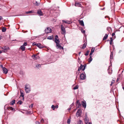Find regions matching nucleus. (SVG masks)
<instances>
[{
  "label": "nucleus",
  "mask_w": 124,
  "mask_h": 124,
  "mask_svg": "<svg viewBox=\"0 0 124 124\" xmlns=\"http://www.w3.org/2000/svg\"><path fill=\"white\" fill-rule=\"evenodd\" d=\"M25 89L26 93H30L31 90L30 86V85L26 84L25 85Z\"/></svg>",
  "instance_id": "obj_1"
},
{
  "label": "nucleus",
  "mask_w": 124,
  "mask_h": 124,
  "mask_svg": "<svg viewBox=\"0 0 124 124\" xmlns=\"http://www.w3.org/2000/svg\"><path fill=\"white\" fill-rule=\"evenodd\" d=\"M85 69V65L84 64L83 65L81 64L80 66L79 67L78 69V71H79L80 70H84Z\"/></svg>",
  "instance_id": "obj_2"
},
{
  "label": "nucleus",
  "mask_w": 124,
  "mask_h": 124,
  "mask_svg": "<svg viewBox=\"0 0 124 124\" xmlns=\"http://www.w3.org/2000/svg\"><path fill=\"white\" fill-rule=\"evenodd\" d=\"M55 42L56 44H59L60 41L58 39V37L57 35H56L55 37Z\"/></svg>",
  "instance_id": "obj_3"
},
{
  "label": "nucleus",
  "mask_w": 124,
  "mask_h": 124,
  "mask_svg": "<svg viewBox=\"0 0 124 124\" xmlns=\"http://www.w3.org/2000/svg\"><path fill=\"white\" fill-rule=\"evenodd\" d=\"M81 110L80 109H79L78 110L76 114V116L77 117H78L80 116L81 114Z\"/></svg>",
  "instance_id": "obj_4"
},
{
  "label": "nucleus",
  "mask_w": 124,
  "mask_h": 124,
  "mask_svg": "<svg viewBox=\"0 0 124 124\" xmlns=\"http://www.w3.org/2000/svg\"><path fill=\"white\" fill-rule=\"evenodd\" d=\"M61 31L62 32V34H65V33L66 31L65 29L62 25H61Z\"/></svg>",
  "instance_id": "obj_5"
},
{
  "label": "nucleus",
  "mask_w": 124,
  "mask_h": 124,
  "mask_svg": "<svg viewBox=\"0 0 124 124\" xmlns=\"http://www.w3.org/2000/svg\"><path fill=\"white\" fill-rule=\"evenodd\" d=\"M76 106L77 108H80L81 106V104L79 102V100H77L76 102Z\"/></svg>",
  "instance_id": "obj_6"
},
{
  "label": "nucleus",
  "mask_w": 124,
  "mask_h": 124,
  "mask_svg": "<svg viewBox=\"0 0 124 124\" xmlns=\"http://www.w3.org/2000/svg\"><path fill=\"white\" fill-rule=\"evenodd\" d=\"M51 32V29L49 27L47 28L45 30V32L46 33H50Z\"/></svg>",
  "instance_id": "obj_7"
},
{
  "label": "nucleus",
  "mask_w": 124,
  "mask_h": 124,
  "mask_svg": "<svg viewBox=\"0 0 124 124\" xmlns=\"http://www.w3.org/2000/svg\"><path fill=\"white\" fill-rule=\"evenodd\" d=\"M80 77L81 80H84L85 78V76L84 74L82 73L81 74Z\"/></svg>",
  "instance_id": "obj_8"
},
{
  "label": "nucleus",
  "mask_w": 124,
  "mask_h": 124,
  "mask_svg": "<svg viewBox=\"0 0 124 124\" xmlns=\"http://www.w3.org/2000/svg\"><path fill=\"white\" fill-rule=\"evenodd\" d=\"M56 47L57 49H63V47L61 46L59 44H56Z\"/></svg>",
  "instance_id": "obj_9"
},
{
  "label": "nucleus",
  "mask_w": 124,
  "mask_h": 124,
  "mask_svg": "<svg viewBox=\"0 0 124 124\" xmlns=\"http://www.w3.org/2000/svg\"><path fill=\"white\" fill-rule=\"evenodd\" d=\"M9 47L6 46H4V49L2 50V51L3 52H6L7 51V50L9 49Z\"/></svg>",
  "instance_id": "obj_10"
},
{
  "label": "nucleus",
  "mask_w": 124,
  "mask_h": 124,
  "mask_svg": "<svg viewBox=\"0 0 124 124\" xmlns=\"http://www.w3.org/2000/svg\"><path fill=\"white\" fill-rule=\"evenodd\" d=\"M37 46L40 49L43 48L45 47L44 46L41 45V44L39 43H37Z\"/></svg>",
  "instance_id": "obj_11"
},
{
  "label": "nucleus",
  "mask_w": 124,
  "mask_h": 124,
  "mask_svg": "<svg viewBox=\"0 0 124 124\" xmlns=\"http://www.w3.org/2000/svg\"><path fill=\"white\" fill-rule=\"evenodd\" d=\"M3 73L5 74H6L7 73L8 70L5 67H4L2 69Z\"/></svg>",
  "instance_id": "obj_12"
},
{
  "label": "nucleus",
  "mask_w": 124,
  "mask_h": 124,
  "mask_svg": "<svg viewBox=\"0 0 124 124\" xmlns=\"http://www.w3.org/2000/svg\"><path fill=\"white\" fill-rule=\"evenodd\" d=\"M37 13L40 16H42L43 15L42 12L40 10H38Z\"/></svg>",
  "instance_id": "obj_13"
},
{
  "label": "nucleus",
  "mask_w": 124,
  "mask_h": 124,
  "mask_svg": "<svg viewBox=\"0 0 124 124\" xmlns=\"http://www.w3.org/2000/svg\"><path fill=\"white\" fill-rule=\"evenodd\" d=\"M86 121H87V122H86V124H92V123L91 122H88L89 121V120H87V117H86Z\"/></svg>",
  "instance_id": "obj_14"
},
{
  "label": "nucleus",
  "mask_w": 124,
  "mask_h": 124,
  "mask_svg": "<svg viewBox=\"0 0 124 124\" xmlns=\"http://www.w3.org/2000/svg\"><path fill=\"white\" fill-rule=\"evenodd\" d=\"M62 21L63 23H64L68 24H70L71 23V22L69 21H65L63 20Z\"/></svg>",
  "instance_id": "obj_15"
},
{
  "label": "nucleus",
  "mask_w": 124,
  "mask_h": 124,
  "mask_svg": "<svg viewBox=\"0 0 124 124\" xmlns=\"http://www.w3.org/2000/svg\"><path fill=\"white\" fill-rule=\"evenodd\" d=\"M75 5L76 6L81 7V5L80 3L77 2L75 3Z\"/></svg>",
  "instance_id": "obj_16"
},
{
  "label": "nucleus",
  "mask_w": 124,
  "mask_h": 124,
  "mask_svg": "<svg viewBox=\"0 0 124 124\" xmlns=\"http://www.w3.org/2000/svg\"><path fill=\"white\" fill-rule=\"evenodd\" d=\"M108 36V34H106L104 37L103 38V40H106Z\"/></svg>",
  "instance_id": "obj_17"
},
{
  "label": "nucleus",
  "mask_w": 124,
  "mask_h": 124,
  "mask_svg": "<svg viewBox=\"0 0 124 124\" xmlns=\"http://www.w3.org/2000/svg\"><path fill=\"white\" fill-rule=\"evenodd\" d=\"M81 104L85 108V103L84 101H82L81 102Z\"/></svg>",
  "instance_id": "obj_18"
},
{
  "label": "nucleus",
  "mask_w": 124,
  "mask_h": 124,
  "mask_svg": "<svg viewBox=\"0 0 124 124\" xmlns=\"http://www.w3.org/2000/svg\"><path fill=\"white\" fill-rule=\"evenodd\" d=\"M20 48L23 51H24L25 50V47L24 45L21 46L20 47Z\"/></svg>",
  "instance_id": "obj_19"
},
{
  "label": "nucleus",
  "mask_w": 124,
  "mask_h": 124,
  "mask_svg": "<svg viewBox=\"0 0 124 124\" xmlns=\"http://www.w3.org/2000/svg\"><path fill=\"white\" fill-rule=\"evenodd\" d=\"M80 24L82 26H84V24L83 21L82 20H80L79 21Z\"/></svg>",
  "instance_id": "obj_20"
},
{
  "label": "nucleus",
  "mask_w": 124,
  "mask_h": 124,
  "mask_svg": "<svg viewBox=\"0 0 124 124\" xmlns=\"http://www.w3.org/2000/svg\"><path fill=\"white\" fill-rule=\"evenodd\" d=\"M7 109L9 110H14V109L11 107H8L7 108Z\"/></svg>",
  "instance_id": "obj_21"
},
{
  "label": "nucleus",
  "mask_w": 124,
  "mask_h": 124,
  "mask_svg": "<svg viewBox=\"0 0 124 124\" xmlns=\"http://www.w3.org/2000/svg\"><path fill=\"white\" fill-rule=\"evenodd\" d=\"M15 102V100H14L12 101L10 103V105H12L14 104Z\"/></svg>",
  "instance_id": "obj_22"
},
{
  "label": "nucleus",
  "mask_w": 124,
  "mask_h": 124,
  "mask_svg": "<svg viewBox=\"0 0 124 124\" xmlns=\"http://www.w3.org/2000/svg\"><path fill=\"white\" fill-rule=\"evenodd\" d=\"M113 54L112 53H111V54L110 55V62L112 61V60L113 59Z\"/></svg>",
  "instance_id": "obj_23"
},
{
  "label": "nucleus",
  "mask_w": 124,
  "mask_h": 124,
  "mask_svg": "<svg viewBox=\"0 0 124 124\" xmlns=\"http://www.w3.org/2000/svg\"><path fill=\"white\" fill-rule=\"evenodd\" d=\"M93 59L92 57V56H90V57L88 59V61L89 62H90Z\"/></svg>",
  "instance_id": "obj_24"
},
{
  "label": "nucleus",
  "mask_w": 124,
  "mask_h": 124,
  "mask_svg": "<svg viewBox=\"0 0 124 124\" xmlns=\"http://www.w3.org/2000/svg\"><path fill=\"white\" fill-rule=\"evenodd\" d=\"M77 124H83V123L81 120H79L77 122Z\"/></svg>",
  "instance_id": "obj_25"
},
{
  "label": "nucleus",
  "mask_w": 124,
  "mask_h": 124,
  "mask_svg": "<svg viewBox=\"0 0 124 124\" xmlns=\"http://www.w3.org/2000/svg\"><path fill=\"white\" fill-rule=\"evenodd\" d=\"M107 29L108 32H110L112 28L110 27H108Z\"/></svg>",
  "instance_id": "obj_26"
},
{
  "label": "nucleus",
  "mask_w": 124,
  "mask_h": 124,
  "mask_svg": "<svg viewBox=\"0 0 124 124\" xmlns=\"http://www.w3.org/2000/svg\"><path fill=\"white\" fill-rule=\"evenodd\" d=\"M6 30V28L4 27H3L2 28V31L3 32H5Z\"/></svg>",
  "instance_id": "obj_27"
},
{
  "label": "nucleus",
  "mask_w": 124,
  "mask_h": 124,
  "mask_svg": "<svg viewBox=\"0 0 124 124\" xmlns=\"http://www.w3.org/2000/svg\"><path fill=\"white\" fill-rule=\"evenodd\" d=\"M53 38V37L52 36H49L47 38V39H52Z\"/></svg>",
  "instance_id": "obj_28"
},
{
  "label": "nucleus",
  "mask_w": 124,
  "mask_h": 124,
  "mask_svg": "<svg viewBox=\"0 0 124 124\" xmlns=\"http://www.w3.org/2000/svg\"><path fill=\"white\" fill-rule=\"evenodd\" d=\"M78 85H76V86H74V87L73 89L74 90H76V89H78Z\"/></svg>",
  "instance_id": "obj_29"
},
{
  "label": "nucleus",
  "mask_w": 124,
  "mask_h": 124,
  "mask_svg": "<svg viewBox=\"0 0 124 124\" xmlns=\"http://www.w3.org/2000/svg\"><path fill=\"white\" fill-rule=\"evenodd\" d=\"M81 31L82 33H83L84 34V37L85 36V34L84 33H85V31L84 30H83L82 29L81 30Z\"/></svg>",
  "instance_id": "obj_30"
},
{
  "label": "nucleus",
  "mask_w": 124,
  "mask_h": 124,
  "mask_svg": "<svg viewBox=\"0 0 124 124\" xmlns=\"http://www.w3.org/2000/svg\"><path fill=\"white\" fill-rule=\"evenodd\" d=\"M39 3H38L36 1L35 2V3H33L35 5L38 6L39 5Z\"/></svg>",
  "instance_id": "obj_31"
},
{
  "label": "nucleus",
  "mask_w": 124,
  "mask_h": 124,
  "mask_svg": "<svg viewBox=\"0 0 124 124\" xmlns=\"http://www.w3.org/2000/svg\"><path fill=\"white\" fill-rule=\"evenodd\" d=\"M33 11H30L28 12H26V13L27 14L31 13L33 12Z\"/></svg>",
  "instance_id": "obj_32"
},
{
  "label": "nucleus",
  "mask_w": 124,
  "mask_h": 124,
  "mask_svg": "<svg viewBox=\"0 0 124 124\" xmlns=\"http://www.w3.org/2000/svg\"><path fill=\"white\" fill-rule=\"evenodd\" d=\"M41 65L40 64H37L36 65V67L37 68L40 67H41Z\"/></svg>",
  "instance_id": "obj_33"
},
{
  "label": "nucleus",
  "mask_w": 124,
  "mask_h": 124,
  "mask_svg": "<svg viewBox=\"0 0 124 124\" xmlns=\"http://www.w3.org/2000/svg\"><path fill=\"white\" fill-rule=\"evenodd\" d=\"M85 43L83 44V46H82L81 47L82 49H84L85 47Z\"/></svg>",
  "instance_id": "obj_34"
},
{
  "label": "nucleus",
  "mask_w": 124,
  "mask_h": 124,
  "mask_svg": "<svg viewBox=\"0 0 124 124\" xmlns=\"http://www.w3.org/2000/svg\"><path fill=\"white\" fill-rule=\"evenodd\" d=\"M23 102L21 101H19L17 102L18 103L21 105L22 103Z\"/></svg>",
  "instance_id": "obj_35"
},
{
  "label": "nucleus",
  "mask_w": 124,
  "mask_h": 124,
  "mask_svg": "<svg viewBox=\"0 0 124 124\" xmlns=\"http://www.w3.org/2000/svg\"><path fill=\"white\" fill-rule=\"evenodd\" d=\"M37 55H32V57L34 59H36V56H37Z\"/></svg>",
  "instance_id": "obj_36"
},
{
  "label": "nucleus",
  "mask_w": 124,
  "mask_h": 124,
  "mask_svg": "<svg viewBox=\"0 0 124 124\" xmlns=\"http://www.w3.org/2000/svg\"><path fill=\"white\" fill-rule=\"evenodd\" d=\"M51 108L53 109V110H54L55 109V106L54 105H52L51 106Z\"/></svg>",
  "instance_id": "obj_37"
},
{
  "label": "nucleus",
  "mask_w": 124,
  "mask_h": 124,
  "mask_svg": "<svg viewBox=\"0 0 124 124\" xmlns=\"http://www.w3.org/2000/svg\"><path fill=\"white\" fill-rule=\"evenodd\" d=\"M44 121L43 118L41 119V120H40V122L41 123H44Z\"/></svg>",
  "instance_id": "obj_38"
},
{
  "label": "nucleus",
  "mask_w": 124,
  "mask_h": 124,
  "mask_svg": "<svg viewBox=\"0 0 124 124\" xmlns=\"http://www.w3.org/2000/svg\"><path fill=\"white\" fill-rule=\"evenodd\" d=\"M20 96L23 97H24V95L23 93L21 92Z\"/></svg>",
  "instance_id": "obj_39"
},
{
  "label": "nucleus",
  "mask_w": 124,
  "mask_h": 124,
  "mask_svg": "<svg viewBox=\"0 0 124 124\" xmlns=\"http://www.w3.org/2000/svg\"><path fill=\"white\" fill-rule=\"evenodd\" d=\"M94 50H95V48H92L91 49V52L93 53L94 52Z\"/></svg>",
  "instance_id": "obj_40"
},
{
  "label": "nucleus",
  "mask_w": 124,
  "mask_h": 124,
  "mask_svg": "<svg viewBox=\"0 0 124 124\" xmlns=\"http://www.w3.org/2000/svg\"><path fill=\"white\" fill-rule=\"evenodd\" d=\"M37 43H36L35 42H34L32 43V45L35 46L36 45L37 46Z\"/></svg>",
  "instance_id": "obj_41"
},
{
  "label": "nucleus",
  "mask_w": 124,
  "mask_h": 124,
  "mask_svg": "<svg viewBox=\"0 0 124 124\" xmlns=\"http://www.w3.org/2000/svg\"><path fill=\"white\" fill-rule=\"evenodd\" d=\"M27 45V42H25L24 43V44H23V45H24V46H26Z\"/></svg>",
  "instance_id": "obj_42"
},
{
  "label": "nucleus",
  "mask_w": 124,
  "mask_h": 124,
  "mask_svg": "<svg viewBox=\"0 0 124 124\" xmlns=\"http://www.w3.org/2000/svg\"><path fill=\"white\" fill-rule=\"evenodd\" d=\"M70 119H68L67 120V123H70Z\"/></svg>",
  "instance_id": "obj_43"
},
{
  "label": "nucleus",
  "mask_w": 124,
  "mask_h": 124,
  "mask_svg": "<svg viewBox=\"0 0 124 124\" xmlns=\"http://www.w3.org/2000/svg\"><path fill=\"white\" fill-rule=\"evenodd\" d=\"M114 82H115V81L113 80V81H112V82H111V84H110V85H111V86H112V84H113V83H114Z\"/></svg>",
  "instance_id": "obj_44"
},
{
  "label": "nucleus",
  "mask_w": 124,
  "mask_h": 124,
  "mask_svg": "<svg viewBox=\"0 0 124 124\" xmlns=\"http://www.w3.org/2000/svg\"><path fill=\"white\" fill-rule=\"evenodd\" d=\"M93 53L91 52L89 54V56H92V55L93 54Z\"/></svg>",
  "instance_id": "obj_45"
},
{
  "label": "nucleus",
  "mask_w": 124,
  "mask_h": 124,
  "mask_svg": "<svg viewBox=\"0 0 124 124\" xmlns=\"http://www.w3.org/2000/svg\"><path fill=\"white\" fill-rule=\"evenodd\" d=\"M36 124H40V123L38 121H37L36 122Z\"/></svg>",
  "instance_id": "obj_46"
},
{
  "label": "nucleus",
  "mask_w": 124,
  "mask_h": 124,
  "mask_svg": "<svg viewBox=\"0 0 124 124\" xmlns=\"http://www.w3.org/2000/svg\"><path fill=\"white\" fill-rule=\"evenodd\" d=\"M33 104H32L30 106V107L31 108H32L33 107Z\"/></svg>",
  "instance_id": "obj_47"
},
{
  "label": "nucleus",
  "mask_w": 124,
  "mask_h": 124,
  "mask_svg": "<svg viewBox=\"0 0 124 124\" xmlns=\"http://www.w3.org/2000/svg\"><path fill=\"white\" fill-rule=\"evenodd\" d=\"M71 106H71V105H70V108H69L68 109V110L69 111L70 110L71 108Z\"/></svg>",
  "instance_id": "obj_48"
},
{
  "label": "nucleus",
  "mask_w": 124,
  "mask_h": 124,
  "mask_svg": "<svg viewBox=\"0 0 124 124\" xmlns=\"http://www.w3.org/2000/svg\"><path fill=\"white\" fill-rule=\"evenodd\" d=\"M88 52H86V56L88 55Z\"/></svg>",
  "instance_id": "obj_49"
},
{
  "label": "nucleus",
  "mask_w": 124,
  "mask_h": 124,
  "mask_svg": "<svg viewBox=\"0 0 124 124\" xmlns=\"http://www.w3.org/2000/svg\"><path fill=\"white\" fill-rule=\"evenodd\" d=\"M110 41H113V39H112V37H111L110 38Z\"/></svg>",
  "instance_id": "obj_50"
},
{
  "label": "nucleus",
  "mask_w": 124,
  "mask_h": 124,
  "mask_svg": "<svg viewBox=\"0 0 124 124\" xmlns=\"http://www.w3.org/2000/svg\"><path fill=\"white\" fill-rule=\"evenodd\" d=\"M115 35V33H113L112 34V36H114Z\"/></svg>",
  "instance_id": "obj_51"
},
{
  "label": "nucleus",
  "mask_w": 124,
  "mask_h": 124,
  "mask_svg": "<svg viewBox=\"0 0 124 124\" xmlns=\"http://www.w3.org/2000/svg\"><path fill=\"white\" fill-rule=\"evenodd\" d=\"M58 107V105H57L56 106H55V108H57Z\"/></svg>",
  "instance_id": "obj_52"
},
{
  "label": "nucleus",
  "mask_w": 124,
  "mask_h": 124,
  "mask_svg": "<svg viewBox=\"0 0 124 124\" xmlns=\"http://www.w3.org/2000/svg\"><path fill=\"white\" fill-rule=\"evenodd\" d=\"M0 67L1 68H2V69H3V68L4 67H3V66L2 65H0Z\"/></svg>",
  "instance_id": "obj_53"
},
{
  "label": "nucleus",
  "mask_w": 124,
  "mask_h": 124,
  "mask_svg": "<svg viewBox=\"0 0 124 124\" xmlns=\"http://www.w3.org/2000/svg\"><path fill=\"white\" fill-rule=\"evenodd\" d=\"M2 17L1 16H0V21L1 19H2Z\"/></svg>",
  "instance_id": "obj_54"
},
{
  "label": "nucleus",
  "mask_w": 124,
  "mask_h": 124,
  "mask_svg": "<svg viewBox=\"0 0 124 124\" xmlns=\"http://www.w3.org/2000/svg\"><path fill=\"white\" fill-rule=\"evenodd\" d=\"M110 41V45H111V44H112V41Z\"/></svg>",
  "instance_id": "obj_55"
},
{
  "label": "nucleus",
  "mask_w": 124,
  "mask_h": 124,
  "mask_svg": "<svg viewBox=\"0 0 124 124\" xmlns=\"http://www.w3.org/2000/svg\"><path fill=\"white\" fill-rule=\"evenodd\" d=\"M121 52H122V51L121 50H120L118 53H120Z\"/></svg>",
  "instance_id": "obj_56"
},
{
  "label": "nucleus",
  "mask_w": 124,
  "mask_h": 124,
  "mask_svg": "<svg viewBox=\"0 0 124 124\" xmlns=\"http://www.w3.org/2000/svg\"><path fill=\"white\" fill-rule=\"evenodd\" d=\"M2 38V37L0 35V40Z\"/></svg>",
  "instance_id": "obj_57"
},
{
  "label": "nucleus",
  "mask_w": 124,
  "mask_h": 124,
  "mask_svg": "<svg viewBox=\"0 0 124 124\" xmlns=\"http://www.w3.org/2000/svg\"><path fill=\"white\" fill-rule=\"evenodd\" d=\"M118 80H119V78H117V79L116 81H118Z\"/></svg>",
  "instance_id": "obj_58"
},
{
  "label": "nucleus",
  "mask_w": 124,
  "mask_h": 124,
  "mask_svg": "<svg viewBox=\"0 0 124 124\" xmlns=\"http://www.w3.org/2000/svg\"><path fill=\"white\" fill-rule=\"evenodd\" d=\"M2 53V51L0 50V54H1Z\"/></svg>",
  "instance_id": "obj_59"
},
{
  "label": "nucleus",
  "mask_w": 124,
  "mask_h": 124,
  "mask_svg": "<svg viewBox=\"0 0 124 124\" xmlns=\"http://www.w3.org/2000/svg\"><path fill=\"white\" fill-rule=\"evenodd\" d=\"M1 48H2V49H4V47H1Z\"/></svg>",
  "instance_id": "obj_60"
},
{
  "label": "nucleus",
  "mask_w": 124,
  "mask_h": 124,
  "mask_svg": "<svg viewBox=\"0 0 124 124\" xmlns=\"http://www.w3.org/2000/svg\"><path fill=\"white\" fill-rule=\"evenodd\" d=\"M80 53H81V52H79V53H78L79 54H80Z\"/></svg>",
  "instance_id": "obj_61"
},
{
  "label": "nucleus",
  "mask_w": 124,
  "mask_h": 124,
  "mask_svg": "<svg viewBox=\"0 0 124 124\" xmlns=\"http://www.w3.org/2000/svg\"><path fill=\"white\" fill-rule=\"evenodd\" d=\"M122 88L123 89H124V87H123Z\"/></svg>",
  "instance_id": "obj_62"
},
{
  "label": "nucleus",
  "mask_w": 124,
  "mask_h": 124,
  "mask_svg": "<svg viewBox=\"0 0 124 124\" xmlns=\"http://www.w3.org/2000/svg\"><path fill=\"white\" fill-rule=\"evenodd\" d=\"M21 112H22L23 113H24L23 112H22V111H21Z\"/></svg>",
  "instance_id": "obj_63"
},
{
  "label": "nucleus",
  "mask_w": 124,
  "mask_h": 124,
  "mask_svg": "<svg viewBox=\"0 0 124 124\" xmlns=\"http://www.w3.org/2000/svg\"><path fill=\"white\" fill-rule=\"evenodd\" d=\"M23 100L24 99V97H23Z\"/></svg>",
  "instance_id": "obj_64"
}]
</instances>
